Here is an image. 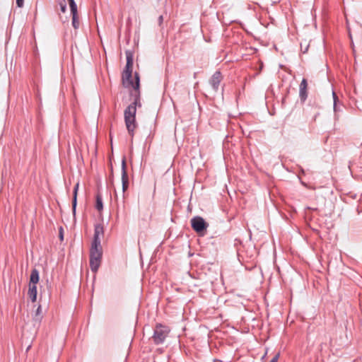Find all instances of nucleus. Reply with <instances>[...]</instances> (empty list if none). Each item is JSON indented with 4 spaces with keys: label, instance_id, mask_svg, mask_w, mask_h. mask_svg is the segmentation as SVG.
Listing matches in <instances>:
<instances>
[{
    "label": "nucleus",
    "instance_id": "1",
    "mask_svg": "<svg viewBox=\"0 0 362 362\" xmlns=\"http://www.w3.org/2000/svg\"><path fill=\"white\" fill-rule=\"evenodd\" d=\"M135 82L132 80V72L129 71H123L122 73V83L126 88H132L134 93H132V95L134 97V101L128 105L125 109L124 122L129 134L133 136L134 132L136 128V107H141V104L140 102V91H139V75L138 73L134 74Z\"/></svg>",
    "mask_w": 362,
    "mask_h": 362
},
{
    "label": "nucleus",
    "instance_id": "2",
    "mask_svg": "<svg viewBox=\"0 0 362 362\" xmlns=\"http://www.w3.org/2000/svg\"><path fill=\"white\" fill-rule=\"evenodd\" d=\"M102 246L101 245L91 244L90 249V267L93 272H96L100 265L102 259Z\"/></svg>",
    "mask_w": 362,
    "mask_h": 362
},
{
    "label": "nucleus",
    "instance_id": "3",
    "mask_svg": "<svg viewBox=\"0 0 362 362\" xmlns=\"http://www.w3.org/2000/svg\"><path fill=\"white\" fill-rule=\"evenodd\" d=\"M169 332L170 329L168 327L163 326L160 324L157 325L154 329V333L152 337L154 343L156 344L163 343Z\"/></svg>",
    "mask_w": 362,
    "mask_h": 362
},
{
    "label": "nucleus",
    "instance_id": "4",
    "mask_svg": "<svg viewBox=\"0 0 362 362\" xmlns=\"http://www.w3.org/2000/svg\"><path fill=\"white\" fill-rule=\"evenodd\" d=\"M191 226L195 232L203 235L206 230L209 224L202 217L197 216L191 219Z\"/></svg>",
    "mask_w": 362,
    "mask_h": 362
},
{
    "label": "nucleus",
    "instance_id": "5",
    "mask_svg": "<svg viewBox=\"0 0 362 362\" xmlns=\"http://www.w3.org/2000/svg\"><path fill=\"white\" fill-rule=\"evenodd\" d=\"M70 10H71V14L72 16V26L74 28V29H78L80 26V21L78 15V10H77V5L74 0H68Z\"/></svg>",
    "mask_w": 362,
    "mask_h": 362
},
{
    "label": "nucleus",
    "instance_id": "6",
    "mask_svg": "<svg viewBox=\"0 0 362 362\" xmlns=\"http://www.w3.org/2000/svg\"><path fill=\"white\" fill-rule=\"evenodd\" d=\"M122 191L124 193L129 187V177L127 173V165L125 158L122 159Z\"/></svg>",
    "mask_w": 362,
    "mask_h": 362
},
{
    "label": "nucleus",
    "instance_id": "7",
    "mask_svg": "<svg viewBox=\"0 0 362 362\" xmlns=\"http://www.w3.org/2000/svg\"><path fill=\"white\" fill-rule=\"evenodd\" d=\"M104 233V229L102 225L97 224L95 226L94 228V235L93 239L91 244L95 245H101V240L100 237L103 235Z\"/></svg>",
    "mask_w": 362,
    "mask_h": 362
},
{
    "label": "nucleus",
    "instance_id": "8",
    "mask_svg": "<svg viewBox=\"0 0 362 362\" xmlns=\"http://www.w3.org/2000/svg\"><path fill=\"white\" fill-rule=\"evenodd\" d=\"M222 79L221 73L219 71H216L210 79V84L214 90H218L220 82Z\"/></svg>",
    "mask_w": 362,
    "mask_h": 362
},
{
    "label": "nucleus",
    "instance_id": "9",
    "mask_svg": "<svg viewBox=\"0 0 362 362\" xmlns=\"http://www.w3.org/2000/svg\"><path fill=\"white\" fill-rule=\"evenodd\" d=\"M79 184L76 183L74 188L73 200H72V212L74 216L76 215V209L77 205V193L78 190Z\"/></svg>",
    "mask_w": 362,
    "mask_h": 362
},
{
    "label": "nucleus",
    "instance_id": "10",
    "mask_svg": "<svg viewBox=\"0 0 362 362\" xmlns=\"http://www.w3.org/2000/svg\"><path fill=\"white\" fill-rule=\"evenodd\" d=\"M230 283L233 286H237L239 284L240 279L243 278V274L241 271H238L237 274H230Z\"/></svg>",
    "mask_w": 362,
    "mask_h": 362
},
{
    "label": "nucleus",
    "instance_id": "11",
    "mask_svg": "<svg viewBox=\"0 0 362 362\" xmlns=\"http://www.w3.org/2000/svg\"><path fill=\"white\" fill-rule=\"evenodd\" d=\"M28 296L32 302H35L37 300V286L36 285H29Z\"/></svg>",
    "mask_w": 362,
    "mask_h": 362
},
{
    "label": "nucleus",
    "instance_id": "12",
    "mask_svg": "<svg viewBox=\"0 0 362 362\" xmlns=\"http://www.w3.org/2000/svg\"><path fill=\"white\" fill-rule=\"evenodd\" d=\"M39 281V272L36 269H33L30 274V284L36 285Z\"/></svg>",
    "mask_w": 362,
    "mask_h": 362
},
{
    "label": "nucleus",
    "instance_id": "13",
    "mask_svg": "<svg viewBox=\"0 0 362 362\" xmlns=\"http://www.w3.org/2000/svg\"><path fill=\"white\" fill-rule=\"evenodd\" d=\"M133 59L131 54H127V64L124 71H129L132 72Z\"/></svg>",
    "mask_w": 362,
    "mask_h": 362
},
{
    "label": "nucleus",
    "instance_id": "14",
    "mask_svg": "<svg viewBox=\"0 0 362 362\" xmlns=\"http://www.w3.org/2000/svg\"><path fill=\"white\" fill-rule=\"evenodd\" d=\"M42 319V308H41V305H39L35 311V315L33 317V320H34V321L40 323L41 322Z\"/></svg>",
    "mask_w": 362,
    "mask_h": 362
},
{
    "label": "nucleus",
    "instance_id": "15",
    "mask_svg": "<svg viewBox=\"0 0 362 362\" xmlns=\"http://www.w3.org/2000/svg\"><path fill=\"white\" fill-rule=\"evenodd\" d=\"M299 98L302 103H304L308 98V90L307 88H300L299 89Z\"/></svg>",
    "mask_w": 362,
    "mask_h": 362
},
{
    "label": "nucleus",
    "instance_id": "16",
    "mask_svg": "<svg viewBox=\"0 0 362 362\" xmlns=\"http://www.w3.org/2000/svg\"><path fill=\"white\" fill-rule=\"evenodd\" d=\"M95 208L99 211H102L103 209V200L100 194H97L96 196Z\"/></svg>",
    "mask_w": 362,
    "mask_h": 362
},
{
    "label": "nucleus",
    "instance_id": "17",
    "mask_svg": "<svg viewBox=\"0 0 362 362\" xmlns=\"http://www.w3.org/2000/svg\"><path fill=\"white\" fill-rule=\"evenodd\" d=\"M58 6H59V9H60L61 12L65 13L66 10V0H62V1H59Z\"/></svg>",
    "mask_w": 362,
    "mask_h": 362
},
{
    "label": "nucleus",
    "instance_id": "18",
    "mask_svg": "<svg viewBox=\"0 0 362 362\" xmlns=\"http://www.w3.org/2000/svg\"><path fill=\"white\" fill-rule=\"evenodd\" d=\"M300 88H308V81L306 78H303L300 84Z\"/></svg>",
    "mask_w": 362,
    "mask_h": 362
},
{
    "label": "nucleus",
    "instance_id": "19",
    "mask_svg": "<svg viewBox=\"0 0 362 362\" xmlns=\"http://www.w3.org/2000/svg\"><path fill=\"white\" fill-rule=\"evenodd\" d=\"M16 5L19 8H22L24 5V0H16Z\"/></svg>",
    "mask_w": 362,
    "mask_h": 362
},
{
    "label": "nucleus",
    "instance_id": "20",
    "mask_svg": "<svg viewBox=\"0 0 362 362\" xmlns=\"http://www.w3.org/2000/svg\"><path fill=\"white\" fill-rule=\"evenodd\" d=\"M279 358V354H276L272 359L270 361V362H277L278 359Z\"/></svg>",
    "mask_w": 362,
    "mask_h": 362
},
{
    "label": "nucleus",
    "instance_id": "21",
    "mask_svg": "<svg viewBox=\"0 0 362 362\" xmlns=\"http://www.w3.org/2000/svg\"><path fill=\"white\" fill-rule=\"evenodd\" d=\"M333 98H334V107H335L336 106V100L337 99V97L336 95V93L334 92H333Z\"/></svg>",
    "mask_w": 362,
    "mask_h": 362
},
{
    "label": "nucleus",
    "instance_id": "22",
    "mask_svg": "<svg viewBox=\"0 0 362 362\" xmlns=\"http://www.w3.org/2000/svg\"><path fill=\"white\" fill-rule=\"evenodd\" d=\"M163 16H160L158 17V23H159V25H161L163 23Z\"/></svg>",
    "mask_w": 362,
    "mask_h": 362
},
{
    "label": "nucleus",
    "instance_id": "23",
    "mask_svg": "<svg viewBox=\"0 0 362 362\" xmlns=\"http://www.w3.org/2000/svg\"><path fill=\"white\" fill-rule=\"evenodd\" d=\"M59 237L61 240H63L62 228H60Z\"/></svg>",
    "mask_w": 362,
    "mask_h": 362
},
{
    "label": "nucleus",
    "instance_id": "24",
    "mask_svg": "<svg viewBox=\"0 0 362 362\" xmlns=\"http://www.w3.org/2000/svg\"><path fill=\"white\" fill-rule=\"evenodd\" d=\"M239 266H240V268L241 269H243V264L240 263V264H239Z\"/></svg>",
    "mask_w": 362,
    "mask_h": 362
}]
</instances>
